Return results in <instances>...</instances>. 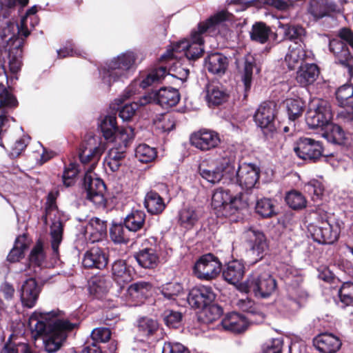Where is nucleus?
<instances>
[{
  "label": "nucleus",
  "mask_w": 353,
  "mask_h": 353,
  "mask_svg": "<svg viewBox=\"0 0 353 353\" xmlns=\"http://www.w3.org/2000/svg\"><path fill=\"white\" fill-rule=\"evenodd\" d=\"M37 12V7H32L20 23L10 22L3 30V39L7 42V46L3 52H0V76L3 75L6 79H8V72L14 74L21 69L23 38L30 33L28 26V19L35 16Z\"/></svg>",
  "instance_id": "f257e3e1"
},
{
  "label": "nucleus",
  "mask_w": 353,
  "mask_h": 353,
  "mask_svg": "<svg viewBox=\"0 0 353 353\" xmlns=\"http://www.w3.org/2000/svg\"><path fill=\"white\" fill-rule=\"evenodd\" d=\"M28 327L35 339L45 335V350L48 353H53L60 349L67 338V333L75 327V324L63 319L60 311L34 312L29 319Z\"/></svg>",
  "instance_id": "f03ea898"
},
{
  "label": "nucleus",
  "mask_w": 353,
  "mask_h": 353,
  "mask_svg": "<svg viewBox=\"0 0 353 353\" xmlns=\"http://www.w3.org/2000/svg\"><path fill=\"white\" fill-rule=\"evenodd\" d=\"M229 12L222 10L208 19L205 22L199 24L198 30L192 32L191 41L186 39L174 43L171 49H168L163 54L161 59H181L185 57L188 60H195L200 57L203 52V38L202 34L208 31L214 30L216 26L229 19Z\"/></svg>",
  "instance_id": "7ed1b4c3"
},
{
  "label": "nucleus",
  "mask_w": 353,
  "mask_h": 353,
  "mask_svg": "<svg viewBox=\"0 0 353 353\" xmlns=\"http://www.w3.org/2000/svg\"><path fill=\"white\" fill-rule=\"evenodd\" d=\"M176 60L172 58L163 60L166 62V66H161L152 70L139 83L133 82L125 90L123 97L125 99L135 94L138 84L142 88H146L154 83L160 82L166 76L167 67L169 68L168 74L172 77L180 80L186 79L189 75V70L182 68L181 63Z\"/></svg>",
  "instance_id": "20e7f679"
},
{
  "label": "nucleus",
  "mask_w": 353,
  "mask_h": 353,
  "mask_svg": "<svg viewBox=\"0 0 353 353\" xmlns=\"http://www.w3.org/2000/svg\"><path fill=\"white\" fill-rule=\"evenodd\" d=\"M137 55L134 52L126 51L105 63L101 74L103 82L110 87L113 83L127 79L134 68Z\"/></svg>",
  "instance_id": "39448f33"
},
{
  "label": "nucleus",
  "mask_w": 353,
  "mask_h": 353,
  "mask_svg": "<svg viewBox=\"0 0 353 353\" xmlns=\"http://www.w3.org/2000/svg\"><path fill=\"white\" fill-rule=\"evenodd\" d=\"M319 225L314 228L312 234L314 241L322 244H332L337 241L343 226L342 221L334 214L319 212Z\"/></svg>",
  "instance_id": "423d86ee"
},
{
  "label": "nucleus",
  "mask_w": 353,
  "mask_h": 353,
  "mask_svg": "<svg viewBox=\"0 0 353 353\" xmlns=\"http://www.w3.org/2000/svg\"><path fill=\"white\" fill-rule=\"evenodd\" d=\"M276 280L270 274L262 270L254 271L246 281L241 285V290L252 292L256 297L268 298L276 290Z\"/></svg>",
  "instance_id": "0eeeda50"
},
{
  "label": "nucleus",
  "mask_w": 353,
  "mask_h": 353,
  "mask_svg": "<svg viewBox=\"0 0 353 353\" xmlns=\"http://www.w3.org/2000/svg\"><path fill=\"white\" fill-rule=\"evenodd\" d=\"M242 194L232 196L228 190L218 188L212 196V206L218 216H229L247 206Z\"/></svg>",
  "instance_id": "6e6552de"
},
{
  "label": "nucleus",
  "mask_w": 353,
  "mask_h": 353,
  "mask_svg": "<svg viewBox=\"0 0 353 353\" xmlns=\"http://www.w3.org/2000/svg\"><path fill=\"white\" fill-rule=\"evenodd\" d=\"M332 119L330 103L321 99H314L309 103L305 121L310 128H325Z\"/></svg>",
  "instance_id": "1a4fd4ad"
},
{
  "label": "nucleus",
  "mask_w": 353,
  "mask_h": 353,
  "mask_svg": "<svg viewBox=\"0 0 353 353\" xmlns=\"http://www.w3.org/2000/svg\"><path fill=\"white\" fill-rule=\"evenodd\" d=\"M134 135L132 128H127L117 134V139H119V141L115 142V144L118 146L110 149L105 159V163L111 171L116 172L119 169L125 159L128 142L134 138Z\"/></svg>",
  "instance_id": "9d476101"
},
{
  "label": "nucleus",
  "mask_w": 353,
  "mask_h": 353,
  "mask_svg": "<svg viewBox=\"0 0 353 353\" xmlns=\"http://www.w3.org/2000/svg\"><path fill=\"white\" fill-rule=\"evenodd\" d=\"M222 264L218 257L212 254L202 255L194 266L195 276L204 281L215 279L221 273Z\"/></svg>",
  "instance_id": "9b49d317"
},
{
  "label": "nucleus",
  "mask_w": 353,
  "mask_h": 353,
  "mask_svg": "<svg viewBox=\"0 0 353 353\" xmlns=\"http://www.w3.org/2000/svg\"><path fill=\"white\" fill-rule=\"evenodd\" d=\"M56 196L53 192H50L48 195L46 208V217L52 220V223L50 227L51 235V245L54 254H57L59 251V246L62 241L63 235V223L59 219H57V205L55 204Z\"/></svg>",
  "instance_id": "f8f14e48"
},
{
  "label": "nucleus",
  "mask_w": 353,
  "mask_h": 353,
  "mask_svg": "<svg viewBox=\"0 0 353 353\" xmlns=\"http://www.w3.org/2000/svg\"><path fill=\"white\" fill-rule=\"evenodd\" d=\"M199 170L203 179L214 184L219 183L225 174L229 175L234 174L235 162L230 157H223L217 162V165L215 168H205L203 165H200Z\"/></svg>",
  "instance_id": "ddd939ff"
},
{
  "label": "nucleus",
  "mask_w": 353,
  "mask_h": 353,
  "mask_svg": "<svg viewBox=\"0 0 353 353\" xmlns=\"http://www.w3.org/2000/svg\"><path fill=\"white\" fill-rule=\"evenodd\" d=\"M84 187L86 190L88 200L91 201L97 208H104L106 205L105 197V185L99 178H93L91 172H85L84 176Z\"/></svg>",
  "instance_id": "4468645a"
},
{
  "label": "nucleus",
  "mask_w": 353,
  "mask_h": 353,
  "mask_svg": "<svg viewBox=\"0 0 353 353\" xmlns=\"http://www.w3.org/2000/svg\"><path fill=\"white\" fill-rule=\"evenodd\" d=\"M103 152V148L97 143L93 137L89 138L82 143L79 153L80 161L83 165L90 163L88 167L85 168V172H92Z\"/></svg>",
  "instance_id": "2eb2a0df"
},
{
  "label": "nucleus",
  "mask_w": 353,
  "mask_h": 353,
  "mask_svg": "<svg viewBox=\"0 0 353 353\" xmlns=\"http://www.w3.org/2000/svg\"><path fill=\"white\" fill-rule=\"evenodd\" d=\"M294 151L300 159L316 161L323 154V146L321 142L305 137L296 143Z\"/></svg>",
  "instance_id": "dca6fc26"
},
{
  "label": "nucleus",
  "mask_w": 353,
  "mask_h": 353,
  "mask_svg": "<svg viewBox=\"0 0 353 353\" xmlns=\"http://www.w3.org/2000/svg\"><path fill=\"white\" fill-rule=\"evenodd\" d=\"M190 140L192 146L203 152L216 148L221 143L219 133L208 129H202L192 133Z\"/></svg>",
  "instance_id": "f3484780"
},
{
  "label": "nucleus",
  "mask_w": 353,
  "mask_h": 353,
  "mask_svg": "<svg viewBox=\"0 0 353 353\" xmlns=\"http://www.w3.org/2000/svg\"><path fill=\"white\" fill-rule=\"evenodd\" d=\"M248 242L250 246V255L252 262L256 263L264 256L268 250V243L265 235L258 230H250L246 232Z\"/></svg>",
  "instance_id": "a211bd4d"
},
{
  "label": "nucleus",
  "mask_w": 353,
  "mask_h": 353,
  "mask_svg": "<svg viewBox=\"0 0 353 353\" xmlns=\"http://www.w3.org/2000/svg\"><path fill=\"white\" fill-rule=\"evenodd\" d=\"M276 107V104L271 101L264 102L259 105L254 118L256 123L261 129L264 130L267 129L270 132L275 130L274 120Z\"/></svg>",
  "instance_id": "6ab92c4d"
},
{
  "label": "nucleus",
  "mask_w": 353,
  "mask_h": 353,
  "mask_svg": "<svg viewBox=\"0 0 353 353\" xmlns=\"http://www.w3.org/2000/svg\"><path fill=\"white\" fill-rule=\"evenodd\" d=\"M307 13L315 20L329 17L333 12L339 11V6L333 0H310Z\"/></svg>",
  "instance_id": "aec40b11"
},
{
  "label": "nucleus",
  "mask_w": 353,
  "mask_h": 353,
  "mask_svg": "<svg viewBox=\"0 0 353 353\" xmlns=\"http://www.w3.org/2000/svg\"><path fill=\"white\" fill-rule=\"evenodd\" d=\"M214 299L215 294L211 287L200 285L190 290L188 296V302L192 307L202 309L211 303Z\"/></svg>",
  "instance_id": "412c9836"
},
{
  "label": "nucleus",
  "mask_w": 353,
  "mask_h": 353,
  "mask_svg": "<svg viewBox=\"0 0 353 353\" xmlns=\"http://www.w3.org/2000/svg\"><path fill=\"white\" fill-rule=\"evenodd\" d=\"M236 175L237 182L245 189L254 187L259 178V168L252 163H243L238 167Z\"/></svg>",
  "instance_id": "4be33fe9"
},
{
  "label": "nucleus",
  "mask_w": 353,
  "mask_h": 353,
  "mask_svg": "<svg viewBox=\"0 0 353 353\" xmlns=\"http://www.w3.org/2000/svg\"><path fill=\"white\" fill-rule=\"evenodd\" d=\"M249 317L244 316L236 312L228 314L222 320V326L225 330L234 334H241L248 330L250 322Z\"/></svg>",
  "instance_id": "5701e85b"
},
{
  "label": "nucleus",
  "mask_w": 353,
  "mask_h": 353,
  "mask_svg": "<svg viewBox=\"0 0 353 353\" xmlns=\"http://www.w3.org/2000/svg\"><path fill=\"white\" fill-rule=\"evenodd\" d=\"M133 270L123 260L116 261L112 268V276L114 281L120 290H122L132 279Z\"/></svg>",
  "instance_id": "b1692460"
},
{
  "label": "nucleus",
  "mask_w": 353,
  "mask_h": 353,
  "mask_svg": "<svg viewBox=\"0 0 353 353\" xmlns=\"http://www.w3.org/2000/svg\"><path fill=\"white\" fill-rule=\"evenodd\" d=\"M329 49L341 64L346 68L352 65L353 57L351 56L347 45L343 41L339 39L330 40Z\"/></svg>",
  "instance_id": "393cba45"
},
{
  "label": "nucleus",
  "mask_w": 353,
  "mask_h": 353,
  "mask_svg": "<svg viewBox=\"0 0 353 353\" xmlns=\"http://www.w3.org/2000/svg\"><path fill=\"white\" fill-rule=\"evenodd\" d=\"M316 347L323 353H335L341 345L340 339L332 334L323 333L314 340Z\"/></svg>",
  "instance_id": "a878e982"
},
{
  "label": "nucleus",
  "mask_w": 353,
  "mask_h": 353,
  "mask_svg": "<svg viewBox=\"0 0 353 353\" xmlns=\"http://www.w3.org/2000/svg\"><path fill=\"white\" fill-rule=\"evenodd\" d=\"M82 263L85 268L102 269L106 266L108 258L100 248L92 247L85 253Z\"/></svg>",
  "instance_id": "bb28decb"
},
{
  "label": "nucleus",
  "mask_w": 353,
  "mask_h": 353,
  "mask_svg": "<svg viewBox=\"0 0 353 353\" xmlns=\"http://www.w3.org/2000/svg\"><path fill=\"white\" fill-rule=\"evenodd\" d=\"M154 97V101L165 108L176 105L180 100L179 91L172 88H161Z\"/></svg>",
  "instance_id": "cd10ccee"
},
{
  "label": "nucleus",
  "mask_w": 353,
  "mask_h": 353,
  "mask_svg": "<svg viewBox=\"0 0 353 353\" xmlns=\"http://www.w3.org/2000/svg\"><path fill=\"white\" fill-rule=\"evenodd\" d=\"M39 288L34 279L26 280L21 287V299L23 304L28 307H32L38 298Z\"/></svg>",
  "instance_id": "c85d7f7f"
},
{
  "label": "nucleus",
  "mask_w": 353,
  "mask_h": 353,
  "mask_svg": "<svg viewBox=\"0 0 353 353\" xmlns=\"http://www.w3.org/2000/svg\"><path fill=\"white\" fill-rule=\"evenodd\" d=\"M319 74L318 66L314 63L301 65L296 72V80L301 86L312 84Z\"/></svg>",
  "instance_id": "c756f323"
},
{
  "label": "nucleus",
  "mask_w": 353,
  "mask_h": 353,
  "mask_svg": "<svg viewBox=\"0 0 353 353\" xmlns=\"http://www.w3.org/2000/svg\"><path fill=\"white\" fill-rule=\"evenodd\" d=\"M100 128L105 139L114 142L119 141V139H117V134L127 128V127L119 128L116 117L112 115L105 117L101 121ZM128 128L130 127L128 126Z\"/></svg>",
  "instance_id": "7c9ffc66"
},
{
  "label": "nucleus",
  "mask_w": 353,
  "mask_h": 353,
  "mask_svg": "<svg viewBox=\"0 0 353 353\" xmlns=\"http://www.w3.org/2000/svg\"><path fill=\"white\" fill-rule=\"evenodd\" d=\"M205 65L207 70L215 74H224L228 66V58L221 53L210 54L205 60Z\"/></svg>",
  "instance_id": "2f4dec72"
},
{
  "label": "nucleus",
  "mask_w": 353,
  "mask_h": 353,
  "mask_svg": "<svg viewBox=\"0 0 353 353\" xmlns=\"http://www.w3.org/2000/svg\"><path fill=\"white\" fill-rule=\"evenodd\" d=\"M152 288V285L149 282L138 281L128 287V295L132 301L141 303L148 296Z\"/></svg>",
  "instance_id": "473e14b6"
},
{
  "label": "nucleus",
  "mask_w": 353,
  "mask_h": 353,
  "mask_svg": "<svg viewBox=\"0 0 353 353\" xmlns=\"http://www.w3.org/2000/svg\"><path fill=\"white\" fill-rule=\"evenodd\" d=\"M107 232V224L99 218H92L85 226V233L91 236L92 241L101 240Z\"/></svg>",
  "instance_id": "72a5a7b5"
},
{
  "label": "nucleus",
  "mask_w": 353,
  "mask_h": 353,
  "mask_svg": "<svg viewBox=\"0 0 353 353\" xmlns=\"http://www.w3.org/2000/svg\"><path fill=\"white\" fill-rule=\"evenodd\" d=\"M244 272L243 265L238 261H233L230 262L223 271V277L229 283L236 285L241 280Z\"/></svg>",
  "instance_id": "f704fd0d"
},
{
  "label": "nucleus",
  "mask_w": 353,
  "mask_h": 353,
  "mask_svg": "<svg viewBox=\"0 0 353 353\" xmlns=\"http://www.w3.org/2000/svg\"><path fill=\"white\" fill-rule=\"evenodd\" d=\"M134 257L139 265L143 268L153 269L159 263V256L152 248L140 250L135 254Z\"/></svg>",
  "instance_id": "c9c22d12"
},
{
  "label": "nucleus",
  "mask_w": 353,
  "mask_h": 353,
  "mask_svg": "<svg viewBox=\"0 0 353 353\" xmlns=\"http://www.w3.org/2000/svg\"><path fill=\"white\" fill-rule=\"evenodd\" d=\"M145 214L142 210H132L125 218L124 225L131 232H137L145 225Z\"/></svg>",
  "instance_id": "e433bc0d"
},
{
  "label": "nucleus",
  "mask_w": 353,
  "mask_h": 353,
  "mask_svg": "<svg viewBox=\"0 0 353 353\" xmlns=\"http://www.w3.org/2000/svg\"><path fill=\"white\" fill-rule=\"evenodd\" d=\"M236 305L243 312L248 313L249 320L255 323H261L263 319V314L257 310L256 305L253 301L248 298L239 299Z\"/></svg>",
  "instance_id": "4c0bfd02"
},
{
  "label": "nucleus",
  "mask_w": 353,
  "mask_h": 353,
  "mask_svg": "<svg viewBox=\"0 0 353 353\" xmlns=\"http://www.w3.org/2000/svg\"><path fill=\"white\" fill-rule=\"evenodd\" d=\"M200 214L193 207L185 206L179 212V224L188 229L192 228L199 221Z\"/></svg>",
  "instance_id": "58836bf2"
},
{
  "label": "nucleus",
  "mask_w": 353,
  "mask_h": 353,
  "mask_svg": "<svg viewBox=\"0 0 353 353\" xmlns=\"http://www.w3.org/2000/svg\"><path fill=\"white\" fill-rule=\"evenodd\" d=\"M205 98L210 105H218L228 100V94L222 87L209 85L207 87Z\"/></svg>",
  "instance_id": "ea45409f"
},
{
  "label": "nucleus",
  "mask_w": 353,
  "mask_h": 353,
  "mask_svg": "<svg viewBox=\"0 0 353 353\" xmlns=\"http://www.w3.org/2000/svg\"><path fill=\"white\" fill-rule=\"evenodd\" d=\"M305 55L304 49L297 43H295L294 46H290L289 51L285 57L288 68L294 69L304 59Z\"/></svg>",
  "instance_id": "a19ab883"
},
{
  "label": "nucleus",
  "mask_w": 353,
  "mask_h": 353,
  "mask_svg": "<svg viewBox=\"0 0 353 353\" xmlns=\"http://www.w3.org/2000/svg\"><path fill=\"white\" fill-rule=\"evenodd\" d=\"M145 206L150 213L157 214L163 211L165 204L158 193L151 191L145 196Z\"/></svg>",
  "instance_id": "79ce46f5"
},
{
  "label": "nucleus",
  "mask_w": 353,
  "mask_h": 353,
  "mask_svg": "<svg viewBox=\"0 0 353 353\" xmlns=\"http://www.w3.org/2000/svg\"><path fill=\"white\" fill-rule=\"evenodd\" d=\"M29 245V240L26 234L17 238L14 245L8 255V260L10 262L18 261L23 256L24 251Z\"/></svg>",
  "instance_id": "37998d69"
},
{
  "label": "nucleus",
  "mask_w": 353,
  "mask_h": 353,
  "mask_svg": "<svg viewBox=\"0 0 353 353\" xmlns=\"http://www.w3.org/2000/svg\"><path fill=\"white\" fill-rule=\"evenodd\" d=\"M323 137H325L328 141L335 144L342 145L345 143V132L341 126L330 122L325 128Z\"/></svg>",
  "instance_id": "c03bdc74"
},
{
  "label": "nucleus",
  "mask_w": 353,
  "mask_h": 353,
  "mask_svg": "<svg viewBox=\"0 0 353 353\" xmlns=\"http://www.w3.org/2000/svg\"><path fill=\"white\" fill-rule=\"evenodd\" d=\"M271 32L270 28L263 22L255 23L250 32V38L252 41L265 43Z\"/></svg>",
  "instance_id": "a18cd8bd"
},
{
  "label": "nucleus",
  "mask_w": 353,
  "mask_h": 353,
  "mask_svg": "<svg viewBox=\"0 0 353 353\" xmlns=\"http://www.w3.org/2000/svg\"><path fill=\"white\" fill-rule=\"evenodd\" d=\"M279 27L283 31V38L287 40L301 39L305 33V29L300 26L281 23Z\"/></svg>",
  "instance_id": "49530a36"
},
{
  "label": "nucleus",
  "mask_w": 353,
  "mask_h": 353,
  "mask_svg": "<svg viewBox=\"0 0 353 353\" xmlns=\"http://www.w3.org/2000/svg\"><path fill=\"white\" fill-rule=\"evenodd\" d=\"M109 287L110 281H107L105 276H98L92 278L90 284V291L97 297H100L108 290Z\"/></svg>",
  "instance_id": "de8ad7c7"
},
{
  "label": "nucleus",
  "mask_w": 353,
  "mask_h": 353,
  "mask_svg": "<svg viewBox=\"0 0 353 353\" xmlns=\"http://www.w3.org/2000/svg\"><path fill=\"white\" fill-rule=\"evenodd\" d=\"M287 204L293 210H302L306 207L307 201L305 196L299 192L292 190L285 196Z\"/></svg>",
  "instance_id": "09e8293b"
},
{
  "label": "nucleus",
  "mask_w": 353,
  "mask_h": 353,
  "mask_svg": "<svg viewBox=\"0 0 353 353\" xmlns=\"http://www.w3.org/2000/svg\"><path fill=\"white\" fill-rule=\"evenodd\" d=\"M135 156L139 161L149 163L157 157V152L154 148L146 144H140L136 148Z\"/></svg>",
  "instance_id": "8fccbe9b"
},
{
  "label": "nucleus",
  "mask_w": 353,
  "mask_h": 353,
  "mask_svg": "<svg viewBox=\"0 0 353 353\" xmlns=\"http://www.w3.org/2000/svg\"><path fill=\"white\" fill-rule=\"evenodd\" d=\"M336 99L340 106L353 104V86L345 84L336 92Z\"/></svg>",
  "instance_id": "3c124183"
},
{
  "label": "nucleus",
  "mask_w": 353,
  "mask_h": 353,
  "mask_svg": "<svg viewBox=\"0 0 353 353\" xmlns=\"http://www.w3.org/2000/svg\"><path fill=\"white\" fill-rule=\"evenodd\" d=\"M256 212L264 218L271 217L276 214L275 206L270 199L263 198L256 204Z\"/></svg>",
  "instance_id": "603ef678"
},
{
  "label": "nucleus",
  "mask_w": 353,
  "mask_h": 353,
  "mask_svg": "<svg viewBox=\"0 0 353 353\" xmlns=\"http://www.w3.org/2000/svg\"><path fill=\"white\" fill-rule=\"evenodd\" d=\"M286 107L289 119L294 121L301 116L304 103L300 99H290L286 100Z\"/></svg>",
  "instance_id": "864d4df0"
},
{
  "label": "nucleus",
  "mask_w": 353,
  "mask_h": 353,
  "mask_svg": "<svg viewBox=\"0 0 353 353\" xmlns=\"http://www.w3.org/2000/svg\"><path fill=\"white\" fill-rule=\"evenodd\" d=\"M139 331L144 336H149L154 334L159 328L157 321L153 319L143 317L138 323Z\"/></svg>",
  "instance_id": "5fc2aeb1"
},
{
  "label": "nucleus",
  "mask_w": 353,
  "mask_h": 353,
  "mask_svg": "<svg viewBox=\"0 0 353 353\" xmlns=\"http://www.w3.org/2000/svg\"><path fill=\"white\" fill-rule=\"evenodd\" d=\"M254 66V58L251 55L246 56L245 58L244 68L242 74V81L245 90H248L250 88Z\"/></svg>",
  "instance_id": "6e6d98bb"
},
{
  "label": "nucleus",
  "mask_w": 353,
  "mask_h": 353,
  "mask_svg": "<svg viewBox=\"0 0 353 353\" xmlns=\"http://www.w3.org/2000/svg\"><path fill=\"white\" fill-rule=\"evenodd\" d=\"M339 296L344 306L353 305V283H344L339 290Z\"/></svg>",
  "instance_id": "4d7b16f0"
},
{
  "label": "nucleus",
  "mask_w": 353,
  "mask_h": 353,
  "mask_svg": "<svg viewBox=\"0 0 353 353\" xmlns=\"http://www.w3.org/2000/svg\"><path fill=\"white\" fill-rule=\"evenodd\" d=\"M46 259V254L43 246L40 242H38L32 250L29 256L30 263L32 265L37 267L41 266Z\"/></svg>",
  "instance_id": "13d9d810"
},
{
  "label": "nucleus",
  "mask_w": 353,
  "mask_h": 353,
  "mask_svg": "<svg viewBox=\"0 0 353 353\" xmlns=\"http://www.w3.org/2000/svg\"><path fill=\"white\" fill-rule=\"evenodd\" d=\"M183 291V287L178 283H169L162 286L161 294L168 300H174Z\"/></svg>",
  "instance_id": "bf43d9fd"
},
{
  "label": "nucleus",
  "mask_w": 353,
  "mask_h": 353,
  "mask_svg": "<svg viewBox=\"0 0 353 353\" xmlns=\"http://www.w3.org/2000/svg\"><path fill=\"white\" fill-rule=\"evenodd\" d=\"M110 234L111 239L117 243H126L129 239L127 231L121 224H113Z\"/></svg>",
  "instance_id": "052dcab7"
},
{
  "label": "nucleus",
  "mask_w": 353,
  "mask_h": 353,
  "mask_svg": "<svg viewBox=\"0 0 353 353\" xmlns=\"http://www.w3.org/2000/svg\"><path fill=\"white\" fill-rule=\"evenodd\" d=\"M263 3L281 12H289L296 6V0H263Z\"/></svg>",
  "instance_id": "680f3d73"
},
{
  "label": "nucleus",
  "mask_w": 353,
  "mask_h": 353,
  "mask_svg": "<svg viewBox=\"0 0 353 353\" xmlns=\"http://www.w3.org/2000/svg\"><path fill=\"white\" fill-rule=\"evenodd\" d=\"M202 313L205 316L207 323H211L219 319L222 313V308L216 304H209L202 308Z\"/></svg>",
  "instance_id": "e2e57ef3"
},
{
  "label": "nucleus",
  "mask_w": 353,
  "mask_h": 353,
  "mask_svg": "<svg viewBox=\"0 0 353 353\" xmlns=\"http://www.w3.org/2000/svg\"><path fill=\"white\" fill-rule=\"evenodd\" d=\"M17 104L16 98L0 83V108L14 107Z\"/></svg>",
  "instance_id": "0e129e2a"
},
{
  "label": "nucleus",
  "mask_w": 353,
  "mask_h": 353,
  "mask_svg": "<svg viewBox=\"0 0 353 353\" xmlns=\"http://www.w3.org/2000/svg\"><path fill=\"white\" fill-rule=\"evenodd\" d=\"M182 319L181 313L173 310H166L163 313V319L166 325L170 327H177Z\"/></svg>",
  "instance_id": "69168bd1"
},
{
  "label": "nucleus",
  "mask_w": 353,
  "mask_h": 353,
  "mask_svg": "<svg viewBox=\"0 0 353 353\" xmlns=\"http://www.w3.org/2000/svg\"><path fill=\"white\" fill-rule=\"evenodd\" d=\"M341 107L337 114L338 120L344 124H350L353 121V104Z\"/></svg>",
  "instance_id": "338daca9"
},
{
  "label": "nucleus",
  "mask_w": 353,
  "mask_h": 353,
  "mask_svg": "<svg viewBox=\"0 0 353 353\" xmlns=\"http://www.w3.org/2000/svg\"><path fill=\"white\" fill-rule=\"evenodd\" d=\"M283 341L281 339H273L266 342L263 346V353H281Z\"/></svg>",
  "instance_id": "774afa93"
}]
</instances>
